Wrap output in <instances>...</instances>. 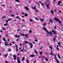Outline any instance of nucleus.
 Wrapping results in <instances>:
<instances>
[{
  "label": "nucleus",
  "instance_id": "nucleus-1",
  "mask_svg": "<svg viewBox=\"0 0 63 63\" xmlns=\"http://www.w3.org/2000/svg\"><path fill=\"white\" fill-rule=\"evenodd\" d=\"M43 29L44 30H45L46 31V32L47 33V34H48V35H49V34H50V33H49V32L48 31H47V29H46L45 28V27H43Z\"/></svg>",
  "mask_w": 63,
  "mask_h": 63
},
{
  "label": "nucleus",
  "instance_id": "nucleus-2",
  "mask_svg": "<svg viewBox=\"0 0 63 63\" xmlns=\"http://www.w3.org/2000/svg\"><path fill=\"white\" fill-rule=\"evenodd\" d=\"M20 34L21 35H22V36H25L26 38H28V37L27 36L28 35V34L25 35L24 34H22L21 33Z\"/></svg>",
  "mask_w": 63,
  "mask_h": 63
},
{
  "label": "nucleus",
  "instance_id": "nucleus-3",
  "mask_svg": "<svg viewBox=\"0 0 63 63\" xmlns=\"http://www.w3.org/2000/svg\"><path fill=\"white\" fill-rule=\"evenodd\" d=\"M32 9H34V10H35V11L36 12H38V11L37 10H36V7L34 6V7H32Z\"/></svg>",
  "mask_w": 63,
  "mask_h": 63
},
{
  "label": "nucleus",
  "instance_id": "nucleus-4",
  "mask_svg": "<svg viewBox=\"0 0 63 63\" xmlns=\"http://www.w3.org/2000/svg\"><path fill=\"white\" fill-rule=\"evenodd\" d=\"M57 38V36H55L53 39V41L54 42H55V40H56V38Z\"/></svg>",
  "mask_w": 63,
  "mask_h": 63
},
{
  "label": "nucleus",
  "instance_id": "nucleus-5",
  "mask_svg": "<svg viewBox=\"0 0 63 63\" xmlns=\"http://www.w3.org/2000/svg\"><path fill=\"white\" fill-rule=\"evenodd\" d=\"M24 8L25 9H26V10H27V11H29V9L28 8L27 6L25 7Z\"/></svg>",
  "mask_w": 63,
  "mask_h": 63
},
{
  "label": "nucleus",
  "instance_id": "nucleus-6",
  "mask_svg": "<svg viewBox=\"0 0 63 63\" xmlns=\"http://www.w3.org/2000/svg\"><path fill=\"white\" fill-rule=\"evenodd\" d=\"M50 11L51 13L52 14V15H53V14H54V13H54V11H53L52 10H50Z\"/></svg>",
  "mask_w": 63,
  "mask_h": 63
},
{
  "label": "nucleus",
  "instance_id": "nucleus-7",
  "mask_svg": "<svg viewBox=\"0 0 63 63\" xmlns=\"http://www.w3.org/2000/svg\"><path fill=\"white\" fill-rule=\"evenodd\" d=\"M4 43L5 44V46H9V44H8V42L7 41L5 42Z\"/></svg>",
  "mask_w": 63,
  "mask_h": 63
},
{
  "label": "nucleus",
  "instance_id": "nucleus-8",
  "mask_svg": "<svg viewBox=\"0 0 63 63\" xmlns=\"http://www.w3.org/2000/svg\"><path fill=\"white\" fill-rule=\"evenodd\" d=\"M29 45H31V46L30 47V48H32V47H33V45L31 43H30Z\"/></svg>",
  "mask_w": 63,
  "mask_h": 63
},
{
  "label": "nucleus",
  "instance_id": "nucleus-9",
  "mask_svg": "<svg viewBox=\"0 0 63 63\" xmlns=\"http://www.w3.org/2000/svg\"><path fill=\"white\" fill-rule=\"evenodd\" d=\"M13 57H14V58H13V59L15 60H16V56H15V55H14L13 56Z\"/></svg>",
  "mask_w": 63,
  "mask_h": 63
},
{
  "label": "nucleus",
  "instance_id": "nucleus-10",
  "mask_svg": "<svg viewBox=\"0 0 63 63\" xmlns=\"http://www.w3.org/2000/svg\"><path fill=\"white\" fill-rule=\"evenodd\" d=\"M46 6L47 7V8L48 9V8H49V6H49V3H48L47 4H46Z\"/></svg>",
  "mask_w": 63,
  "mask_h": 63
},
{
  "label": "nucleus",
  "instance_id": "nucleus-11",
  "mask_svg": "<svg viewBox=\"0 0 63 63\" xmlns=\"http://www.w3.org/2000/svg\"><path fill=\"white\" fill-rule=\"evenodd\" d=\"M54 20H56V21H58L59 20V19L58 18H57L56 17H55L54 18Z\"/></svg>",
  "mask_w": 63,
  "mask_h": 63
},
{
  "label": "nucleus",
  "instance_id": "nucleus-12",
  "mask_svg": "<svg viewBox=\"0 0 63 63\" xmlns=\"http://www.w3.org/2000/svg\"><path fill=\"white\" fill-rule=\"evenodd\" d=\"M61 3V1H60L58 2V4L59 5H60V3Z\"/></svg>",
  "mask_w": 63,
  "mask_h": 63
},
{
  "label": "nucleus",
  "instance_id": "nucleus-13",
  "mask_svg": "<svg viewBox=\"0 0 63 63\" xmlns=\"http://www.w3.org/2000/svg\"><path fill=\"white\" fill-rule=\"evenodd\" d=\"M52 32H53V33L54 34H56V32L54 31V30H52Z\"/></svg>",
  "mask_w": 63,
  "mask_h": 63
},
{
  "label": "nucleus",
  "instance_id": "nucleus-14",
  "mask_svg": "<svg viewBox=\"0 0 63 63\" xmlns=\"http://www.w3.org/2000/svg\"><path fill=\"white\" fill-rule=\"evenodd\" d=\"M35 56L34 55V54L30 56V57H34Z\"/></svg>",
  "mask_w": 63,
  "mask_h": 63
},
{
  "label": "nucleus",
  "instance_id": "nucleus-15",
  "mask_svg": "<svg viewBox=\"0 0 63 63\" xmlns=\"http://www.w3.org/2000/svg\"><path fill=\"white\" fill-rule=\"evenodd\" d=\"M39 3H40V4H42V6H44V7L45 6V5H44V4L43 3H42V2H41V1H39Z\"/></svg>",
  "mask_w": 63,
  "mask_h": 63
},
{
  "label": "nucleus",
  "instance_id": "nucleus-16",
  "mask_svg": "<svg viewBox=\"0 0 63 63\" xmlns=\"http://www.w3.org/2000/svg\"><path fill=\"white\" fill-rule=\"evenodd\" d=\"M58 22H59V24H61V23H62V21H60V20H59L58 21Z\"/></svg>",
  "mask_w": 63,
  "mask_h": 63
},
{
  "label": "nucleus",
  "instance_id": "nucleus-17",
  "mask_svg": "<svg viewBox=\"0 0 63 63\" xmlns=\"http://www.w3.org/2000/svg\"><path fill=\"white\" fill-rule=\"evenodd\" d=\"M17 63H21V62H20V61L19 59H18L17 61Z\"/></svg>",
  "mask_w": 63,
  "mask_h": 63
},
{
  "label": "nucleus",
  "instance_id": "nucleus-18",
  "mask_svg": "<svg viewBox=\"0 0 63 63\" xmlns=\"http://www.w3.org/2000/svg\"><path fill=\"white\" fill-rule=\"evenodd\" d=\"M40 21L41 22H43V21H44V19H42V18H40Z\"/></svg>",
  "mask_w": 63,
  "mask_h": 63
},
{
  "label": "nucleus",
  "instance_id": "nucleus-19",
  "mask_svg": "<svg viewBox=\"0 0 63 63\" xmlns=\"http://www.w3.org/2000/svg\"><path fill=\"white\" fill-rule=\"evenodd\" d=\"M34 52L36 54H38V53H37V51H36V50H34Z\"/></svg>",
  "mask_w": 63,
  "mask_h": 63
},
{
  "label": "nucleus",
  "instance_id": "nucleus-20",
  "mask_svg": "<svg viewBox=\"0 0 63 63\" xmlns=\"http://www.w3.org/2000/svg\"><path fill=\"white\" fill-rule=\"evenodd\" d=\"M51 53H50V55H51V54H52V55H54V54L52 53V51H51Z\"/></svg>",
  "mask_w": 63,
  "mask_h": 63
},
{
  "label": "nucleus",
  "instance_id": "nucleus-21",
  "mask_svg": "<svg viewBox=\"0 0 63 63\" xmlns=\"http://www.w3.org/2000/svg\"><path fill=\"white\" fill-rule=\"evenodd\" d=\"M49 48H51V50H52V47L50 46H49Z\"/></svg>",
  "mask_w": 63,
  "mask_h": 63
},
{
  "label": "nucleus",
  "instance_id": "nucleus-22",
  "mask_svg": "<svg viewBox=\"0 0 63 63\" xmlns=\"http://www.w3.org/2000/svg\"><path fill=\"white\" fill-rule=\"evenodd\" d=\"M24 59H25V57H23L22 59V61H24Z\"/></svg>",
  "mask_w": 63,
  "mask_h": 63
},
{
  "label": "nucleus",
  "instance_id": "nucleus-23",
  "mask_svg": "<svg viewBox=\"0 0 63 63\" xmlns=\"http://www.w3.org/2000/svg\"><path fill=\"white\" fill-rule=\"evenodd\" d=\"M58 56L59 57V59H60L61 58V57H60V56H59V54H58Z\"/></svg>",
  "mask_w": 63,
  "mask_h": 63
},
{
  "label": "nucleus",
  "instance_id": "nucleus-24",
  "mask_svg": "<svg viewBox=\"0 0 63 63\" xmlns=\"http://www.w3.org/2000/svg\"><path fill=\"white\" fill-rule=\"evenodd\" d=\"M24 16H28V15L26 13H25Z\"/></svg>",
  "mask_w": 63,
  "mask_h": 63
},
{
  "label": "nucleus",
  "instance_id": "nucleus-25",
  "mask_svg": "<svg viewBox=\"0 0 63 63\" xmlns=\"http://www.w3.org/2000/svg\"><path fill=\"white\" fill-rule=\"evenodd\" d=\"M16 2H20V1L19 0H15Z\"/></svg>",
  "mask_w": 63,
  "mask_h": 63
},
{
  "label": "nucleus",
  "instance_id": "nucleus-26",
  "mask_svg": "<svg viewBox=\"0 0 63 63\" xmlns=\"http://www.w3.org/2000/svg\"><path fill=\"white\" fill-rule=\"evenodd\" d=\"M25 44L29 43V42H27V41H25Z\"/></svg>",
  "mask_w": 63,
  "mask_h": 63
},
{
  "label": "nucleus",
  "instance_id": "nucleus-27",
  "mask_svg": "<svg viewBox=\"0 0 63 63\" xmlns=\"http://www.w3.org/2000/svg\"><path fill=\"white\" fill-rule=\"evenodd\" d=\"M57 47H56V49H57L58 50L59 49L58 48V46H57Z\"/></svg>",
  "mask_w": 63,
  "mask_h": 63
},
{
  "label": "nucleus",
  "instance_id": "nucleus-28",
  "mask_svg": "<svg viewBox=\"0 0 63 63\" xmlns=\"http://www.w3.org/2000/svg\"><path fill=\"white\" fill-rule=\"evenodd\" d=\"M49 20L52 23V21L51 20L49 19Z\"/></svg>",
  "mask_w": 63,
  "mask_h": 63
},
{
  "label": "nucleus",
  "instance_id": "nucleus-29",
  "mask_svg": "<svg viewBox=\"0 0 63 63\" xmlns=\"http://www.w3.org/2000/svg\"><path fill=\"white\" fill-rule=\"evenodd\" d=\"M8 56V54L7 53L6 54V55H5L4 56L6 57H7V56Z\"/></svg>",
  "mask_w": 63,
  "mask_h": 63
},
{
  "label": "nucleus",
  "instance_id": "nucleus-30",
  "mask_svg": "<svg viewBox=\"0 0 63 63\" xmlns=\"http://www.w3.org/2000/svg\"><path fill=\"white\" fill-rule=\"evenodd\" d=\"M30 22H32L33 21V20L32 19H30Z\"/></svg>",
  "mask_w": 63,
  "mask_h": 63
},
{
  "label": "nucleus",
  "instance_id": "nucleus-31",
  "mask_svg": "<svg viewBox=\"0 0 63 63\" xmlns=\"http://www.w3.org/2000/svg\"><path fill=\"white\" fill-rule=\"evenodd\" d=\"M29 33H32V31H31V30H29Z\"/></svg>",
  "mask_w": 63,
  "mask_h": 63
},
{
  "label": "nucleus",
  "instance_id": "nucleus-32",
  "mask_svg": "<svg viewBox=\"0 0 63 63\" xmlns=\"http://www.w3.org/2000/svg\"><path fill=\"white\" fill-rule=\"evenodd\" d=\"M56 61L57 62V63H59V61H58V60L56 59Z\"/></svg>",
  "mask_w": 63,
  "mask_h": 63
},
{
  "label": "nucleus",
  "instance_id": "nucleus-33",
  "mask_svg": "<svg viewBox=\"0 0 63 63\" xmlns=\"http://www.w3.org/2000/svg\"><path fill=\"white\" fill-rule=\"evenodd\" d=\"M54 59H55V60H56V55H55V57L54 58Z\"/></svg>",
  "mask_w": 63,
  "mask_h": 63
},
{
  "label": "nucleus",
  "instance_id": "nucleus-34",
  "mask_svg": "<svg viewBox=\"0 0 63 63\" xmlns=\"http://www.w3.org/2000/svg\"><path fill=\"white\" fill-rule=\"evenodd\" d=\"M26 60L27 62L28 63V62H29V61H28V59H27Z\"/></svg>",
  "mask_w": 63,
  "mask_h": 63
},
{
  "label": "nucleus",
  "instance_id": "nucleus-35",
  "mask_svg": "<svg viewBox=\"0 0 63 63\" xmlns=\"http://www.w3.org/2000/svg\"><path fill=\"white\" fill-rule=\"evenodd\" d=\"M43 25L44 26H45L46 25V23H44L43 24Z\"/></svg>",
  "mask_w": 63,
  "mask_h": 63
},
{
  "label": "nucleus",
  "instance_id": "nucleus-36",
  "mask_svg": "<svg viewBox=\"0 0 63 63\" xmlns=\"http://www.w3.org/2000/svg\"><path fill=\"white\" fill-rule=\"evenodd\" d=\"M9 13H12V11L11 10H9Z\"/></svg>",
  "mask_w": 63,
  "mask_h": 63
},
{
  "label": "nucleus",
  "instance_id": "nucleus-37",
  "mask_svg": "<svg viewBox=\"0 0 63 63\" xmlns=\"http://www.w3.org/2000/svg\"><path fill=\"white\" fill-rule=\"evenodd\" d=\"M11 51V49H9L8 50V51Z\"/></svg>",
  "mask_w": 63,
  "mask_h": 63
},
{
  "label": "nucleus",
  "instance_id": "nucleus-38",
  "mask_svg": "<svg viewBox=\"0 0 63 63\" xmlns=\"http://www.w3.org/2000/svg\"><path fill=\"white\" fill-rule=\"evenodd\" d=\"M2 39H3L4 41H6V39H5V38H4V37H3L2 38Z\"/></svg>",
  "mask_w": 63,
  "mask_h": 63
},
{
  "label": "nucleus",
  "instance_id": "nucleus-39",
  "mask_svg": "<svg viewBox=\"0 0 63 63\" xmlns=\"http://www.w3.org/2000/svg\"><path fill=\"white\" fill-rule=\"evenodd\" d=\"M6 18V16H4L3 17H2V19H3V18Z\"/></svg>",
  "mask_w": 63,
  "mask_h": 63
},
{
  "label": "nucleus",
  "instance_id": "nucleus-40",
  "mask_svg": "<svg viewBox=\"0 0 63 63\" xmlns=\"http://www.w3.org/2000/svg\"><path fill=\"white\" fill-rule=\"evenodd\" d=\"M50 34H51L52 35V32H50Z\"/></svg>",
  "mask_w": 63,
  "mask_h": 63
},
{
  "label": "nucleus",
  "instance_id": "nucleus-41",
  "mask_svg": "<svg viewBox=\"0 0 63 63\" xmlns=\"http://www.w3.org/2000/svg\"><path fill=\"white\" fill-rule=\"evenodd\" d=\"M45 60L46 61H48V59L47 58H45Z\"/></svg>",
  "mask_w": 63,
  "mask_h": 63
},
{
  "label": "nucleus",
  "instance_id": "nucleus-42",
  "mask_svg": "<svg viewBox=\"0 0 63 63\" xmlns=\"http://www.w3.org/2000/svg\"><path fill=\"white\" fill-rule=\"evenodd\" d=\"M40 54H41V55H42V54H43V53H42V52H40Z\"/></svg>",
  "mask_w": 63,
  "mask_h": 63
},
{
  "label": "nucleus",
  "instance_id": "nucleus-43",
  "mask_svg": "<svg viewBox=\"0 0 63 63\" xmlns=\"http://www.w3.org/2000/svg\"><path fill=\"white\" fill-rule=\"evenodd\" d=\"M11 16H12V17H14V16H15V15H11Z\"/></svg>",
  "mask_w": 63,
  "mask_h": 63
},
{
  "label": "nucleus",
  "instance_id": "nucleus-44",
  "mask_svg": "<svg viewBox=\"0 0 63 63\" xmlns=\"http://www.w3.org/2000/svg\"><path fill=\"white\" fill-rule=\"evenodd\" d=\"M7 23L5 24L4 25V26H7Z\"/></svg>",
  "mask_w": 63,
  "mask_h": 63
},
{
  "label": "nucleus",
  "instance_id": "nucleus-45",
  "mask_svg": "<svg viewBox=\"0 0 63 63\" xmlns=\"http://www.w3.org/2000/svg\"><path fill=\"white\" fill-rule=\"evenodd\" d=\"M6 23H7L9 21L8 20L6 21Z\"/></svg>",
  "mask_w": 63,
  "mask_h": 63
},
{
  "label": "nucleus",
  "instance_id": "nucleus-46",
  "mask_svg": "<svg viewBox=\"0 0 63 63\" xmlns=\"http://www.w3.org/2000/svg\"><path fill=\"white\" fill-rule=\"evenodd\" d=\"M42 57L43 58H45V57H44V56H41V58H42Z\"/></svg>",
  "mask_w": 63,
  "mask_h": 63
},
{
  "label": "nucleus",
  "instance_id": "nucleus-47",
  "mask_svg": "<svg viewBox=\"0 0 63 63\" xmlns=\"http://www.w3.org/2000/svg\"><path fill=\"white\" fill-rule=\"evenodd\" d=\"M15 37H16V38L17 37V35H15Z\"/></svg>",
  "mask_w": 63,
  "mask_h": 63
},
{
  "label": "nucleus",
  "instance_id": "nucleus-48",
  "mask_svg": "<svg viewBox=\"0 0 63 63\" xmlns=\"http://www.w3.org/2000/svg\"><path fill=\"white\" fill-rule=\"evenodd\" d=\"M38 40L36 39L34 40V41L35 42H38Z\"/></svg>",
  "mask_w": 63,
  "mask_h": 63
},
{
  "label": "nucleus",
  "instance_id": "nucleus-49",
  "mask_svg": "<svg viewBox=\"0 0 63 63\" xmlns=\"http://www.w3.org/2000/svg\"><path fill=\"white\" fill-rule=\"evenodd\" d=\"M16 51L17 52V51H18V49H17V48H16Z\"/></svg>",
  "mask_w": 63,
  "mask_h": 63
},
{
  "label": "nucleus",
  "instance_id": "nucleus-50",
  "mask_svg": "<svg viewBox=\"0 0 63 63\" xmlns=\"http://www.w3.org/2000/svg\"><path fill=\"white\" fill-rule=\"evenodd\" d=\"M54 29H56V26H54Z\"/></svg>",
  "mask_w": 63,
  "mask_h": 63
},
{
  "label": "nucleus",
  "instance_id": "nucleus-51",
  "mask_svg": "<svg viewBox=\"0 0 63 63\" xmlns=\"http://www.w3.org/2000/svg\"><path fill=\"white\" fill-rule=\"evenodd\" d=\"M3 30H5L6 29H5V28H3L2 29Z\"/></svg>",
  "mask_w": 63,
  "mask_h": 63
},
{
  "label": "nucleus",
  "instance_id": "nucleus-52",
  "mask_svg": "<svg viewBox=\"0 0 63 63\" xmlns=\"http://www.w3.org/2000/svg\"><path fill=\"white\" fill-rule=\"evenodd\" d=\"M11 19H8V21H9V20H11Z\"/></svg>",
  "mask_w": 63,
  "mask_h": 63
},
{
  "label": "nucleus",
  "instance_id": "nucleus-53",
  "mask_svg": "<svg viewBox=\"0 0 63 63\" xmlns=\"http://www.w3.org/2000/svg\"><path fill=\"white\" fill-rule=\"evenodd\" d=\"M58 45H59V46H61V45H60V43H58Z\"/></svg>",
  "mask_w": 63,
  "mask_h": 63
},
{
  "label": "nucleus",
  "instance_id": "nucleus-54",
  "mask_svg": "<svg viewBox=\"0 0 63 63\" xmlns=\"http://www.w3.org/2000/svg\"><path fill=\"white\" fill-rule=\"evenodd\" d=\"M16 48H17V45H16Z\"/></svg>",
  "mask_w": 63,
  "mask_h": 63
},
{
  "label": "nucleus",
  "instance_id": "nucleus-55",
  "mask_svg": "<svg viewBox=\"0 0 63 63\" xmlns=\"http://www.w3.org/2000/svg\"><path fill=\"white\" fill-rule=\"evenodd\" d=\"M5 62L6 63H8V62L7 61H5Z\"/></svg>",
  "mask_w": 63,
  "mask_h": 63
},
{
  "label": "nucleus",
  "instance_id": "nucleus-56",
  "mask_svg": "<svg viewBox=\"0 0 63 63\" xmlns=\"http://www.w3.org/2000/svg\"><path fill=\"white\" fill-rule=\"evenodd\" d=\"M35 19L37 20H38V18H35Z\"/></svg>",
  "mask_w": 63,
  "mask_h": 63
},
{
  "label": "nucleus",
  "instance_id": "nucleus-57",
  "mask_svg": "<svg viewBox=\"0 0 63 63\" xmlns=\"http://www.w3.org/2000/svg\"><path fill=\"white\" fill-rule=\"evenodd\" d=\"M45 54H48V53L47 52H46L45 53Z\"/></svg>",
  "mask_w": 63,
  "mask_h": 63
},
{
  "label": "nucleus",
  "instance_id": "nucleus-58",
  "mask_svg": "<svg viewBox=\"0 0 63 63\" xmlns=\"http://www.w3.org/2000/svg\"><path fill=\"white\" fill-rule=\"evenodd\" d=\"M20 35H19L18 36V38H19L20 37Z\"/></svg>",
  "mask_w": 63,
  "mask_h": 63
},
{
  "label": "nucleus",
  "instance_id": "nucleus-59",
  "mask_svg": "<svg viewBox=\"0 0 63 63\" xmlns=\"http://www.w3.org/2000/svg\"><path fill=\"white\" fill-rule=\"evenodd\" d=\"M54 12H55V13H56V10H55V9H54Z\"/></svg>",
  "mask_w": 63,
  "mask_h": 63
},
{
  "label": "nucleus",
  "instance_id": "nucleus-60",
  "mask_svg": "<svg viewBox=\"0 0 63 63\" xmlns=\"http://www.w3.org/2000/svg\"><path fill=\"white\" fill-rule=\"evenodd\" d=\"M20 5L19 4V5H17V6L18 7V6H20Z\"/></svg>",
  "mask_w": 63,
  "mask_h": 63
},
{
  "label": "nucleus",
  "instance_id": "nucleus-61",
  "mask_svg": "<svg viewBox=\"0 0 63 63\" xmlns=\"http://www.w3.org/2000/svg\"><path fill=\"white\" fill-rule=\"evenodd\" d=\"M12 43L13 44H15V42H13Z\"/></svg>",
  "mask_w": 63,
  "mask_h": 63
},
{
  "label": "nucleus",
  "instance_id": "nucleus-62",
  "mask_svg": "<svg viewBox=\"0 0 63 63\" xmlns=\"http://www.w3.org/2000/svg\"><path fill=\"white\" fill-rule=\"evenodd\" d=\"M17 31H20V30H19V29H18L17 30Z\"/></svg>",
  "mask_w": 63,
  "mask_h": 63
},
{
  "label": "nucleus",
  "instance_id": "nucleus-63",
  "mask_svg": "<svg viewBox=\"0 0 63 63\" xmlns=\"http://www.w3.org/2000/svg\"><path fill=\"white\" fill-rule=\"evenodd\" d=\"M16 18H19V17H18V16H17L16 17Z\"/></svg>",
  "mask_w": 63,
  "mask_h": 63
},
{
  "label": "nucleus",
  "instance_id": "nucleus-64",
  "mask_svg": "<svg viewBox=\"0 0 63 63\" xmlns=\"http://www.w3.org/2000/svg\"><path fill=\"white\" fill-rule=\"evenodd\" d=\"M21 14H22L23 15H24V13H23V12H21Z\"/></svg>",
  "mask_w": 63,
  "mask_h": 63
}]
</instances>
